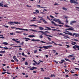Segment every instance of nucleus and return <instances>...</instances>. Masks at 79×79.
I'll list each match as a JSON object with an SVG mask.
<instances>
[{"mask_svg":"<svg viewBox=\"0 0 79 79\" xmlns=\"http://www.w3.org/2000/svg\"><path fill=\"white\" fill-rule=\"evenodd\" d=\"M70 2L73 3H76L77 4H79L78 2H76V1L75 0H70Z\"/></svg>","mask_w":79,"mask_h":79,"instance_id":"1","label":"nucleus"},{"mask_svg":"<svg viewBox=\"0 0 79 79\" xmlns=\"http://www.w3.org/2000/svg\"><path fill=\"white\" fill-rule=\"evenodd\" d=\"M16 29H19V30H22L23 31H28L29 30L27 29H24L23 28H16Z\"/></svg>","mask_w":79,"mask_h":79,"instance_id":"2","label":"nucleus"},{"mask_svg":"<svg viewBox=\"0 0 79 79\" xmlns=\"http://www.w3.org/2000/svg\"><path fill=\"white\" fill-rule=\"evenodd\" d=\"M79 35V34H77L76 33H73V37H74V35H75V37H78V36H77V35Z\"/></svg>","mask_w":79,"mask_h":79,"instance_id":"3","label":"nucleus"},{"mask_svg":"<svg viewBox=\"0 0 79 79\" xmlns=\"http://www.w3.org/2000/svg\"><path fill=\"white\" fill-rule=\"evenodd\" d=\"M77 22L76 21H72L70 23V25H72V24L74 23H76Z\"/></svg>","mask_w":79,"mask_h":79,"instance_id":"4","label":"nucleus"},{"mask_svg":"<svg viewBox=\"0 0 79 79\" xmlns=\"http://www.w3.org/2000/svg\"><path fill=\"white\" fill-rule=\"evenodd\" d=\"M63 33H64V34H68L69 35H72L73 36V33H68L66 32H63Z\"/></svg>","mask_w":79,"mask_h":79,"instance_id":"5","label":"nucleus"},{"mask_svg":"<svg viewBox=\"0 0 79 79\" xmlns=\"http://www.w3.org/2000/svg\"><path fill=\"white\" fill-rule=\"evenodd\" d=\"M13 58L14 60H15V61H16L17 62L19 61V60H17V58H16V56H13Z\"/></svg>","mask_w":79,"mask_h":79,"instance_id":"6","label":"nucleus"},{"mask_svg":"<svg viewBox=\"0 0 79 79\" xmlns=\"http://www.w3.org/2000/svg\"><path fill=\"white\" fill-rule=\"evenodd\" d=\"M34 69H37V68L36 67H33L32 68H30V70H34Z\"/></svg>","mask_w":79,"mask_h":79,"instance_id":"7","label":"nucleus"},{"mask_svg":"<svg viewBox=\"0 0 79 79\" xmlns=\"http://www.w3.org/2000/svg\"><path fill=\"white\" fill-rule=\"evenodd\" d=\"M12 40H13L14 41H15V42H16L17 43H20V41H16V40L15 39H12Z\"/></svg>","mask_w":79,"mask_h":79,"instance_id":"8","label":"nucleus"},{"mask_svg":"<svg viewBox=\"0 0 79 79\" xmlns=\"http://www.w3.org/2000/svg\"><path fill=\"white\" fill-rule=\"evenodd\" d=\"M44 35H46L47 37H53V36H51L50 35H48L44 34Z\"/></svg>","mask_w":79,"mask_h":79,"instance_id":"9","label":"nucleus"},{"mask_svg":"<svg viewBox=\"0 0 79 79\" xmlns=\"http://www.w3.org/2000/svg\"><path fill=\"white\" fill-rule=\"evenodd\" d=\"M69 29L70 31H74V28L72 27L69 28Z\"/></svg>","mask_w":79,"mask_h":79,"instance_id":"10","label":"nucleus"},{"mask_svg":"<svg viewBox=\"0 0 79 79\" xmlns=\"http://www.w3.org/2000/svg\"><path fill=\"white\" fill-rule=\"evenodd\" d=\"M14 23L15 24H21V23L20 22H14Z\"/></svg>","mask_w":79,"mask_h":79,"instance_id":"11","label":"nucleus"},{"mask_svg":"<svg viewBox=\"0 0 79 79\" xmlns=\"http://www.w3.org/2000/svg\"><path fill=\"white\" fill-rule=\"evenodd\" d=\"M43 48H45V49H48V46H43Z\"/></svg>","mask_w":79,"mask_h":79,"instance_id":"12","label":"nucleus"},{"mask_svg":"<svg viewBox=\"0 0 79 79\" xmlns=\"http://www.w3.org/2000/svg\"><path fill=\"white\" fill-rule=\"evenodd\" d=\"M51 23H52V24H54V26H57L56 24V23H55V22L53 21H51Z\"/></svg>","mask_w":79,"mask_h":79,"instance_id":"13","label":"nucleus"},{"mask_svg":"<svg viewBox=\"0 0 79 79\" xmlns=\"http://www.w3.org/2000/svg\"><path fill=\"white\" fill-rule=\"evenodd\" d=\"M28 37H34L35 36L34 35H30L28 36Z\"/></svg>","mask_w":79,"mask_h":79,"instance_id":"14","label":"nucleus"},{"mask_svg":"<svg viewBox=\"0 0 79 79\" xmlns=\"http://www.w3.org/2000/svg\"><path fill=\"white\" fill-rule=\"evenodd\" d=\"M57 25H56V26H59V27H61V26H63V25H57V24H56Z\"/></svg>","mask_w":79,"mask_h":79,"instance_id":"15","label":"nucleus"},{"mask_svg":"<svg viewBox=\"0 0 79 79\" xmlns=\"http://www.w3.org/2000/svg\"><path fill=\"white\" fill-rule=\"evenodd\" d=\"M39 29L40 30H44V28L42 27H39Z\"/></svg>","mask_w":79,"mask_h":79,"instance_id":"16","label":"nucleus"},{"mask_svg":"<svg viewBox=\"0 0 79 79\" xmlns=\"http://www.w3.org/2000/svg\"><path fill=\"white\" fill-rule=\"evenodd\" d=\"M46 27V28H47V29H48V30H51V28H50L49 27Z\"/></svg>","mask_w":79,"mask_h":79,"instance_id":"17","label":"nucleus"},{"mask_svg":"<svg viewBox=\"0 0 79 79\" xmlns=\"http://www.w3.org/2000/svg\"><path fill=\"white\" fill-rule=\"evenodd\" d=\"M30 31H32L33 32H37L38 31L35 30H32V29H30Z\"/></svg>","mask_w":79,"mask_h":79,"instance_id":"18","label":"nucleus"},{"mask_svg":"<svg viewBox=\"0 0 79 79\" xmlns=\"http://www.w3.org/2000/svg\"><path fill=\"white\" fill-rule=\"evenodd\" d=\"M3 44H4V45H8V43H6V42H3Z\"/></svg>","mask_w":79,"mask_h":79,"instance_id":"19","label":"nucleus"},{"mask_svg":"<svg viewBox=\"0 0 79 79\" xmlns=\"http://www.w3.org/2000/svg\"><path fill=\"white\" fill-rule=\"evenodd\" d=\"M63 10H65V11H67V8L65 7H63Z\"/></svg>","mask_w":79,"mask_h":79,"instance_id":"20","label":"nucleus"},{"mask_svg":"<svg viewBox=\"0 0 79 79\" xmlns=\"http://www.w3.org/2000/svg\"><path fill=\"white\" fill-rule=\"evenodd\" d=\"M30 26H35V27H38V26L34 24L32 25H30Z\"/></svg>","mask_w":79,"mask_h":79,"instance_id":"21","label":"nucleus"},{"mask_svg":"<svg viewBox=\"0 0 79 79\" xmlns=\"http://www.w3.org/2000/svg\"><path fill=\"white\" fill-rule=\"evenodd\" d=\"M75 46L76 47V48H78V50H79V46H77L76 45Z\"/></svg>","mask_w":79,"mask_h":79,"instance_id":"22","label":"nucleus"},{"mask_svg":"<svg viewBox=\"0 0 79 79\" xmlns=\"http://www.w3.org/2000/svg\"><path fill=\"white\" fill-rule=\"evenodd\" d=\"M43 21L44 23H47V21H46L44 19L43 20Z\"/></svg>","mask_w":79,"mask_h":79,"instance_id":"23","label":"nucleus"},{"mask_svg":"<svg viewBox=\"0 0 79 79\" xmlns=\"http://www.w3.org/2000/svg\"><path fill=\"white\" fill-rule=\"evenodd\" d=\"M59 21H60V20L59 19H56V22L57 23H58V22Z\"/></svg>","mask_w":79,"mask_h":79,"instance_id":"24","label":"nucleus"},{"mask_svg":"<svg viewBox=\"0 0 79 79\" xmlns=\"http://www.w3.org/2000/svg\"><path fill=\"white\" fill-rule=\"evenodd\" d=\"M14 22H10V24H11V25H14Z\"/></svg>","mask_w":79,"mask_h":79,"instance_id":"25","label":"nucleus"},{"mask_svg":"<svg viewBox=\"0 0 79 79\" xmlns=\"http://www.w3.org/2000/svg\"><path fill=\"white\" fill-rule=\"evenodd\" d=\"M65 60H66V61H69L70 62H71V61L70 60H69V59H64Z\"/></svg>","mask_w":79,"mask_h":79,"instance_id":"26","label":"nucleus"},{"mask_svg":"<svg viewBox=\"0 0 79 79\" xmlns=\"http://www.w3.org/2000/svg\"><path fill=\"white\" fill-rule=\"evenodd\" d=\"M2 5H3V4L0 3V6H2V7H3V6Z\"/></svg>","mask_w":79,"mask_h":79,"instance_id":"27","label":"nucleus"},{"mask_svg":"<svg viewBox=\"0 0 79 79\" xmlns=\"http://www.w3.org/2000/svg\"><path fill=\"white\" fill-rule=\"evenodd\" d=\"M16 32V33H21V32H23V31H17Z\"/></svg>","mask_w":79,"mask_h":79,"instance_id":"28","label":"nucleus"},{"mask_svg":"<svg viewBox=\"0 0 79 79\" xmlns=\"http://www.w3.org/2000/svg\"><path fill=\"white\" fill-rule=\"evenodd\" d=\"M23 39H27L28 40H31V39L28 38H23Z\"/></svg>","mask_w":79,"mask_h":79,"instance_id":"29","label":"nucleus"},{"mask_svg":"<svg viewBox=\"0 0 79 79\" xmlns=\"http://www.w3.org/2000/svg\"><path fill=\"white\" fill-rule=\"evenodd\" d=\"M3 48H4L5 50H8V48L7 47H4Z\"/></svg>","mask_w":79,"mask_h":79,"instance_id":"30","label":"nucleus"},{"mask_svg":"<svg viewBox=\"0 0 79 79\" xmlns=\"http://www.w3.org/2000/svg\"><path fill=\"white\" fill-rule=\"evenodd\" d=\"M35 11L36 13H39V10H35Z\"/></svg>","mask_w":79,"mask_h":79,"instance_id":"31","label":"nucleus"},{"mask_svg":"<svg viewBox=\"0 0 79 79\" xmlns=\"http://www.w3.org/2000/svg\"><path fill=\"white\" fill-rule=\"evenodd\" d=\"M65 27H70L68 25H65Z\"/></svg>","mask_w":79,"mask_h":79,"instance_id":"32","label":"nucleus"},{"mask_svg":"<svg viewBox=\"0 0 79 79\" xmlns=\"http://www.w3.org/2000/svg\"><path fill=\"white\" fill-rule=\"evenodd\" d=\"M47 38L48 39L49 41H51V39L49 37H48Z\"/></svg>","mask_w":79,"mask_h":79,"instance_id":"33","label":"nucleus"},{"mask_svg":"<svg viewBox=\"0 0 79 79\" xmlns=\"http://www.w3.org/2000/svg\"><path fill=\"white\" fill-rule=\"evenodd\" d=\"M37 8H41V6H40V5H37Z\"/></svg>","mask_w":79,"mask_h":79,"instance_id":"34","label":"nucleus"},{"mask_svg":"<svg viewBox=\"0 0 79 79\" xmlns=\"http://www.w3.org/2000/svg\"><path fill=\"white\" fill-rule=\"evenodd\" d=\"M51 47H52V46H48V48H50Z\"/></svg>","mask_w":79,"mask_h":79,"instance_id":"35","label":"nucleus"},{"mask_svg":"<svg viewBox=\"0 0 79 79\" xmlns=\"http://www.w3.org/2000/svg\"><path fill=\"white\" fill-rule=\"evenodd\" d=\"M5 73H6V72H3L2 73V74H5Z\"/></svg>","mask_w":79,"mask_h":79,"instance_id":"36","label":"nucleus"},{"mask_svg":"<svg viewBox=\"0 0 79 79\" xmlns=\"http://www.w3.org/2000/svg\"><path fill=\"white\" fill-rule=\"evenodd\" d=\"M67 38H68V39H69V37L67 36H66L64 38V39H67Z\"/></svg>","mask_w":79,"mask_h":79,"instance_id":"37","label":"nucleus"},{"mask_svg":"<svg viewBox=\"0 0 79 79\" xmlns=\"http://www.w3.org/2000/svg\"><path fill=\"white\" fill-rule=\"evenodd\" d=\"M72 60H73V61L74 60H75V57H73V58H71Z\"/></svg>","mask_w":79,"mask_h":79,"instance_id":"38","label":"nucleus"},{"mask_svg":"<svg viewBox=\"0 0 79 79\" xmlns=\"http://www.w3.org/2000/svg\"><path fill=\"white\" fill-rule=\"evenodd\" d=\"M34 52L35 53H36L37 52V50H36L35 51H34Z\"/></svg>","mask_w":79,"mask_h":79,"instance_id":"39","label":"nucleus"},{"mask_svg":"<svg viewBox=\"0 0 79 79\" xmlns=\"http://www.w3.org/2000/svg\"><path fill=\"white\" fill-rule=\"evenodd\" d=\"M40 42H41V43H44V44H45V42H44V41H40Z\"/></svg>","mask_w":79,"mask_h":79,"instance_id":"40","label":"nucleus"},{"mask_svg":"<svg viewBox=\"0 0 79 79\" xmlns=\"http://www.w3.org/2000/svg\"><path fill=\"white\" fill-rule=\"evenodd\" d=\"M39 18H41V19H40V20H43V19H44V18L43 17H39Z\"/></svg>","mask_w":79,"mask_h":79,"instance_id":"41","label":"nucleus"},{"mask_svg":"<svg viewBox=\"0 0 79 79\" xmlns=\"http://www.w3.org/2000/svg\"><path fill=\"white\" fill-rule=\"evenodd\" d=\"M25 65H28V63H27V62H26L25 63Z\"/></svg>","mask_w":79,"mask_h":79,"instance_id":"42","label":"nucleus"},{"mask_svg":"<svg viewBox=\"0 0 79 79\" xmlns=\"http://www.w3.org/2000/svg\"><path fill=\"white\" fill-rule=\"evenodd\" d=\"M73 56H74V54H72V55H70L69 56H70L71 57H73Z\"/></svg>","mask_w":79,"mask_h":79,"instance_id":"43","label":"nucleus"},{"mask_svg":"<svg viewBox=\"0 0 79 79\" xmlns=\"http://www.w3.org/2000/svg\"><path fill=\"white\" fill-rule=\"evenodd\" d=\"M52 51H53V53H55L56 52V50H52Z\"/></svg>","mask_w":79,"mask_h":79,"instance_id":"44","label":"nucleus"},{"mask_svg":"<svg viewBox=\"0 0 79 79\" xmlns=\"http://www.w3.org/2000/svg\"><path fill=\"white\" fill-rule=\"evenodd\" d=\"M50 17L52 18V19H53V18H54V17L52 16V15H50Z\"/></svg>","mask_w":79,"mask_h":79,"instance_id":"45","label":"nucleus"},{"mask_svg":"<svg viewBox=\"0 0 79 79\" xmlns=\"http://www.w3.org/2000/svg\"><path fill=\"white\" fill-rule=\"evenodd\" d=\"M66 23H67V24H68V19H66Z\"/></svg>","mask_w":79,"mask_h":79,"instance_id":"46","label":"nucleus"},{"mask_svg":"<svg viewBox=\"0 0 79 79\" xmlns=\"http://www.w3.org/2000/svg\"><path fill=\"white\" fill-rule=\"evenodd\" d=\"M40 14H42V15H45V13L44 12H40Z\"/></svg>","mask_w":79,"mask_h":79,"instance_id":"47","label":"nucleus"},{"mask_svg":"<svg viewBox=\"0 0 79 79\" xmlns=\"http://www.w3.org/2000/svg\"><path fill=\"white\" fill-rule=\"evenodd\" d=\"M40 38H43V36L42 35H40Z\"/></svg>","mask_w":79,"mask_h":79,"instance_id":"48","label":"nucleus"},{"mask_svg":"<svg viewBox=\"0 0 79 79\" xmlns=\"http://www.w3.org/2000/svg\"><path fill=\"white\" fill-rule=\"evenodd\" d=\"M0 52V53H5V51H1Z\"/></svg>","mask_w":79,"mask_h":79,"instance_id":"49","label":"nucleus"},{"mask_svg":"<svg viewBox=\"0 0 79 79\" xmlns=\"http://www.w3.org/2000/svg\"><path fill=\"white\" fill-rule=\"evenodd\" d=\"M73 48H74V49H76V45H75L73 47Z\"/></svg>","mask_w":79,"mask_h":79,"instance_id":"50","label":"nucleus"},{"mask_svg":"<svg viewBox=\"0 0 79 79\" xmlns=\"http://www.w3.org/2000/svg\"><path fill=\"white\" fill-rule=\"evenodd\" d=\"M40 69H41V71H44V69H43V68H40Z\"/></svg>","mask_w":79,"mask_h":79,"instance_id":"51","label":"nucleus"},{"mask_svg":"<svg viewBox=\"0 0 79 79\" xmlns=\"http://www.w3.org/2000/svg\"><path fill=\"white\" fill-rule=\"evenodd\" d=\"M71 42L72 43H74V44H76V43L75 42H74L73 41H71Z\"/></svg>","mask_w":79,"mask_h":79,"instance_id":"52","label":"nucleus"},{"mask_svg":"<svg viewBox=\"0 0 79 79\" xmlns=\"http://www.w3.org/2000/svg\"><path fill=\"white\" fill-rule=\"evenodd\" d=\"M41 8H47V7H41Z\"/></svg>","mask_w":79,"mask_h":79,"instance_id":"53","label":"nucleus"},{"mask_svg":"<svg viewBox=\"0 0 79 79\" xmlns=\"http://www.w3.org/2000/svg\"><path fill=\"white\" fill-rule=\"evenodd\" d=\"M4 7H6V8H8V6L7 5H4Z\"/></svg>","mask_w":79,"mask_h":79,"instance_id":"54","label":"nucleus"},{"mask_svg":"<svg viewBox=\"0 0 79 79\" xmlns=\"http://www.w3.org/2000/svg\"><path fill=\"white\" fill-rule=\"evenodd\" d=\"M27 7H28V8H30V7H31V6H30L28 5H27Z\"/></svg>","mask_w":79,"mask_h":79,"instance_id":"55","label":"nucleus"},{"mask_svg":"<svg viewBox=\"0 0 79 79\" xmlns=\"http://www.w3.org/2000/svg\"><path fill=\"white\" fill-rule=\"evenodd\" d=\"M73 40H75L76 41H78V40L76 39H73Z\"/></svg>","mask_w":79,"mask_h":79,"instance_id":"56","label":"nucleus"},{"mask_svg":"<svg viewBox=\"0 0 79 79\" xmlns=\"http://www.w3.org/2000/svg\"><path fill=\"white\" fill-rule=\"evenodd\" d=\"M22 55H23V56H24V52H22Z\"/></svg>","mask_w":79,"mask_h":79,"instance_id":"57","label":"nucleus"},{"mask_svg":"<svg viewBox=\"0 0 79 79\" xmlns=\"http://www.w3.org/2000/svg\"><path fill=\"white\" fill-rule=\"evenodd\" d=\"M66 46H67V48H69V46L68 45H66Z\"/></svg>","mask_w":79,"mask_h":79,"instance_id":"58","label":"nucleus"},{"mask_svg":"<svg viewBox=\"0 0 79 79\" xmlns=\"http://www.w3.org/2000/svg\"><path fill=\"white\" fill-rule=\"evenodd\" d=\"M23 35H27V34H26V33H23Z\"/></svg>","mask_w":79,"mask_h":79,"instance_id":"59","label":"nucleus"},{"mask_svg":"<svg viewBox=\"0 0 79 79\" xmlns=\"http://www.w3.org/2000/svg\"><path fill=\"white\" fill-rule=\"evenodd\" d=\"M75 69L76 70H77L78 69V70H79V69L78 68H75Z\"/></svg>","mask_w":79,"mask_h":79,"instance_id":"60","label":"nucleus"},{"mask_svg":"<svg viewBox=\"0 0 79 79\" xmlns=\"http://www.w3.org/2000/svg\"><path fill=\"white\" fill-rule=\"evenodd\" d=\"M58 23H59V24H61V22L60 21H59Z\"/></svg>","mask_w":79,"mask_h":79,"instance_id":"61","label":"nucleus"},{"mask_svg":"<svg viewBox=\"0 0 79 79\" xmlns=\"http://www.w3.org/2000/svg\"><path fill=\"white\" fill-rule=\"evenodd\" d=\"M31 40V41H35L36 40H34V39H32V40Z\"/></svg>","mask_w":79,"mask_h":79,"instance_id":"62","label":"nucleus"},{"mask_svg":"<svg viewBox=\"0 0 79 79\" xmlns=\"http://www.w3.org/2000/svg\"><path fill=\"white\" fill-rule=\"evenodd\" d=\"M0 38H1V39H5V37H0Z\"/></svg>","mask_w":79,"mask_h":79,"instance_id":"63","label":"nucleus"},{"mask_svg":"<svg viewBox=\"0 0 79 79\" xmlns=\"http://www.w3.org/2000/svg\"><path fill=\"white\" fill-rule=\"evenodd\" d=\"M39 48H43V47H40L39 48Z\"/></svg>","mask_w":79,"mask_h":79,"instance_id":"64","label":"nucleus"}]
</instances>
